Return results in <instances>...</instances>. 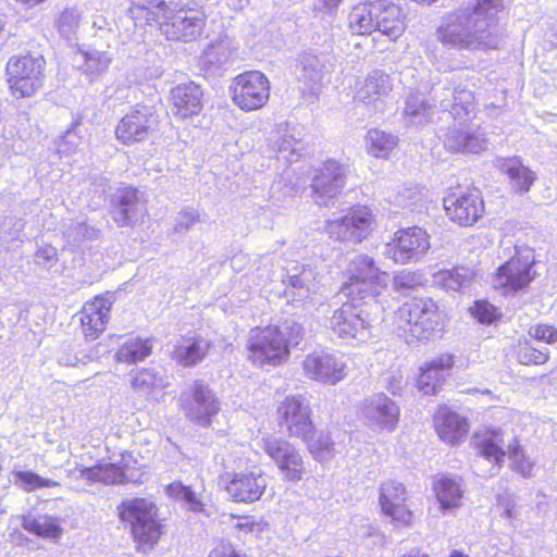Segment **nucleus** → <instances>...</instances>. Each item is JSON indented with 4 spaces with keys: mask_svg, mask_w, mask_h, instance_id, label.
I'll return each instance as SVG.
<instances>
[{
    "mask_svg": "<svg viewBox=\"0 0 557 557\" xmlns=\"http://www.w3.org/2000/svg\"><path fill=\"white\" fill-rule=\"evenodd\" d=\"M503 9L504 0H470L444 18L437 38L460 50L496 49L502 41L498 14Z\"/></svg>",
    "mask_w": 557,
    "mask_h": 557,
    "instance_id": "nucleus-1",
    "label": "nucleus"
},
{
    "mask_svg": "<svg viewBox=\"0 0 557 557\" xmlns=\"http://www.w3.org/2000/svg\"><path fill=\"white\" fill-rule=\"evenodd\" d=\"M432 103L421 94H410L405 101L404 117L407 125L419 126L433 121L435 109L449 112L455 122L462 125L476 113V101L470 89L450 81L432 88Z\"/></svg>",
    "mask_w": 557,
    "mask_h": 557,
    "instance_id": "nucleus-2",
    "label": "nucleus"
},
{
    "mask_svg": "<svg viewBox=\"0 0 557 557\" xmlns=\"http://www.w3.org/2000/svg\"><path fill=\"white\" fill-rule=\"evenodd\" d=\"M443 317L436 302L429 298H412L393 314V325L408 344L424 341L441 330Z\"/></svg>",
    "mask_w": 557,
    "mask_h": 557,
    "instance_id": "nucleus-3",
    "label": "nucleus"
},
{
    "mask_svg": "<svg viewBox=\"0 0 557 557\" xmlns=\"http://www.w3.org/2000/svg\"><path fill=\"white\" fill-rule=\"evenodd\" d=\"M346 281L342 293L350 300L369 299L376 306L375 298L388 285V274L381 271L367 255H357L351 258L344 273Z\"/></svg>",
    "mask_w": 557,
    "mask_h": 557,
    "instance_id": "nucleus-4",
    "label": "nucleus"
},
{
    "mask_svg": "<svg viewBox=\"0 0 557 557\" xmlns=\"http://www.w3.org/2000/svg\"><path fill=\"white\" fill-rule=\"evenodd\" d=\"M120 519L129 525L134 541L152 548L162 533L157 506L146 498L125 499L117 507Z\"/></svg>",
    "mask_w": 557,
    "mask_h": 557,
    "instance_id": "nucleus-5",
    "label": "nucleus"
},
{
    "mask_svg": "<svg viewBox=\"0 0 557 557\" xmlns=\"http://www.w3.org/2000/svg\"><path fill=\"white\" fill-rule=\"evenodd\" d=\"M471 443L475 450V472L481 476L494 475L506 454L509 455L513 468L524 458V454L518 447H511L510 444L506 445L504 435L499 430L476 433Z\"/></svg>",
    "mask_w": 557,
    "mask_h": 557,
    "instance_id": "nucleus-6",
    "label": "nucleus"
},
{
    "mask_svg": "<svg viewBox=\"0 0 557 557\" xmlns=\"http://www.w3.org/2000/svg\"><path fill=\"white\" fill-rule=\"evenodd\" d=\"M46 61L41 55L12 57L7 63L8 83L17 98L33 97L44 85Z\"/></svg>",
    "mask_w": 557,
    "mask_h": 557,
    "instance_id": "nucleus-7",
    "label": "nucleus"
},
{
    "mask_svg": "<svg viewBox=\"0 0 557 557\" xmlns=\"http://www.w3.org/2000/svg\"><path fill=\"white\" fill-rule=\"evenodd\" d=\"M515 255L502 264L493 278V286L504 294L527 288L535 278V253L528 246H515Z\"/></svg>",
    "mask_w": 557,
    "mask_h": 557,
    "instance_id": "nucleus-8",
    "label": "nucleus"
},
{
    "mask_svg": "<svg viewBox=\"0 0 557 557\" xmlns=\"http://www.w3.org/2000/svg\"><path fill=\"white\" fill-rule=\"evenodd\" d=\"M375 320L351 300L333 310L326 327L338 338L366 343L372 337Z\"/></svg>",
    "mask_w": 557,
    "mask_h": 557,
    "instance_id": "nucleus-9",
    "label": "nucleus"
},
{
    "mask_svg": "<svg viewBox=\"0 0 557 557\" xmlns=\"http://www.w3.org/2000/svg\"><path fill=\"white\" fill-rule=\"evenodd\" d=\"M160 24L162 34L170 40L191 42L197 40L207 24V15L201 8L188 4H175L162 17Z\"/></svg>",
    "mask_w": 557,
    "mask_h": 557,
    "instance_id": "nucleus-10",
    "label": "nucleus"
},
{
    "mask_svg": "<svg viewBox=\"0 0 557 557\" xmlns=\"http://www.w3.org/2000/svg\"><path fill=\"white\" fill-rule=\"evenodd\" d=\"M282 332L276 326L256 327L250 331L247 348L248 358L253 364L275 366L287 360L289 351Z\"/></svg>",
    "mask_w": 557,
    "mask_h": 557,
    "instance_id": "nucleus-11",
    "label": "nucleus"
},
{
    "mask_svg": "<svg viewBox=\"0 0 557 557\" xmlns=\"http://www.w3.org/2000/svg\"><path fill=\"white\" fill-rule=\"evenodd\" d=\"M232 100L243 111H255L262 108L270 97V82L259 71L245 72L237 75L230 86Z\"/></svg>",
    "mask_w": 557,
    "mask_h": 557,
    "instance_id": "nucleus-12",
    "label": "nucleus"
},
{
    "mask_svg": "<svg viewBox=\"0 0 557 557\" xmlns=\"http://www.w3.org/2000/svg\"><path fill=\"white\" fill-rule=\"evenodd\" d=\"M159 117L152 107L137 104L120 120L115 136L124 145L143 143L157 131Z\"/></svg>",
    "mask_w": 557,
    "mask_h": 557,
    "instance_id": "nucleus-13",
    "label": "nucleus"
},
{
    "mask_svg": "<svg viewBox=\"0 0 557 557\" xmlns=\"http://www.w3.org/2000/svg\"><path fill=\"white\" fill-rule=\"evenodd\" d=\"M346 168L335 160H327L312 170L311 195L319 206H329L342 194L346 185Z\"/></svg>",
    "mask_w": 557,
    "mask_h": 557,
    "instance_id": "nucleus-14",
    "label": "nucleus"
},
{
    "mask_svg": "<svg viewBox=\"0 0 557 557\" xmlns=\"http://www.w3.org/2000/svg\"><path fill=\"white\" fill-rule=\"evenodd\" d=\"M276 413L278 425L285 429L288 436L308 440L313 431V423L309 400L304 395L285 397Z\"/></svg>",
    "mask_w": 557,
    "mask_h": 557,
    "instance_id": "nucleus-15",
    "label": "nucleus"
},
{
    "mask_svg": "<svg viewBox=\"0 0 557 557\" xmlns=\"http://www.w3.org/2000/svg\"><path fill=\"white\" fill-rule=\"evenodd\" d=\"M430 248V237L418 226L399 230L393 240L386 244L384 256L396 263L419 261Z\"/></svg>",
    "mask_w": 557,
    "mask_h": 557,
    "instance_id": "nucleus-16",
    "label": "nucleus"
},
{
    "mask_svg": "<svg viewBox=\"0 0 557 557\" xmlns=\"http://www.w3.org/2000/svg\"><path fill=\"white\" fill-rule=\"evenodd\" d=\"M374 219L369 208L358 207L342 218L329 220L325 231L338 242L360 243L371 233Z\"/></svg>",
    "mask_w": 557,
    "mask_h": 557,
    "instance_id": "nucleus-17",
    "label": "nucleus"
},
{
    "mask_svg": "<svg viewBox=\"0 0 557 557\" xmlns=\"http://www.w3.org/2000/svg\"><path fill=\"white\" fill-rule=\"evenodd\" d=\"M301 364L306 377L323 385H336L348 374L345 358L324 350L308 354Z\"/></svg>",
    "mask_w": 557,
    "mask_h": 557,
    "instance_id": "nucleus-18",
    "label": "nucleus"
},
{
    "mask_svg": "<svg viewBox=\"0 0 557 557\" xmlns=\"http://www.w3.org/2000/svg\"><path fill=\"white\" fill-rule=\"evenodd\" d=\"M260 447L278 468L287 481H300L306 472L305 462L300 451L288 441L282 437H262Z\"/></svg>",
    "mask_w": 557,
    "mask_h": 557,
    "instance_id": "nucleus-19",
    "label": "nucleus"
},
{
    "mask_svg": "<svg viewBox=\"0 0 557 557\" xmlns=\"http://www.w3.org/2000/svg\"><path fill=\"white\" fill-rule=\"evenodd\" d=\"M185 416L202 426H208L220 410V401L201 381H195L190 388L180 396Z\"/></svg>",
    "mask_w": 557,
    "mask_h": 557,
    "instance_id": "nucleus-20",
    "label": "nucleus"
},
{
    "mask_svg": "<svg viewBox=\"0 0 557 557\" xmlns=\"http://www.w3.org/2000/svg\"><path fill=\"white\" fill-rule=\"evenodd\" d=\"M398 405L383 393L363 399L360 417L363 423L373 431L393 432L399 421Z\"/></svg>",
    "mask_w": 557,
    "mask_h": 557,
    "instance_id": "nucleus-21",
    "label": "nucleus"
},
{
    "mask_svg": "<svg viewBox=\"0 0 557 557\" xmlns=\"http://www.w3.org/2000/svg\"><path fill=\"white\" fill-rule=\"evenodd\" d=\"M147 213L145 194L134 187L119 188L111 199V216L119 227L131 226Z\"/></svg>",
    "mask_w": 557,
    "mask_h": 557,
    "instance_id": "nucleus-22",
    "label": "nucleus"
},
{
    "mask_svg": "<svg viewBox=\"0 0 557 557\" xmlns=\"http://www.w3.org/2000/svg\"><path fill=\"white\" fill-rule=\"evenodd\" d=\"M221 481L225 485L228 496L239 503H253L263 495L268 479L262 471L225 473Z\"/></svg>",
    "mask_w": 557,
    "mask_h": 557,
    "instance_id": "nucleus-23",
    "label": "nucleus"
},
{
    "mask_svg": "<svg viewBox=\"0 0 557 557\" xmlns=\"http://www.w3.org/2000/svg\"><path fill=\"white\" fill-rule=\"evenodd\" d=\"M444 208L450 220L465 226L475 223L484 211L483 200L476 190L445 197Z\"/></svg>",
    "mask_w": 557,
    "mask_h": 557,
    "instance_id": "nucleus-24",
    "label": "nucleus"
},
{
    "mask_svg": "<svg viewBox=\"0 0 557 557\" xmlns=\"http://www.w3.org/2000/svg\"><path fill=\"white\" fill-rule=\"evenodd\" d=\"M407 493L403 483L387 480L380 485L379 503L384 515L403 524L411 522L412 513L406 507Z\"/></svg>",
    "mask_w": 557,
    "mask_h": 557,
    "instance_id": "nucleus-25",
    "label": "nucleus"
},
{
    "mask_svg": "<svg viewBox=\"0 0 557 557\" xmlns=\"http://www.w3.org/2000/svg\"><path fill=\"white\" fill-rule=\"evenodd\" d=\"M285 275L282 278L286 287L294 297L302 300L310 294L317 293L319 288V272L310 264L294 263L285 269Z\"/></svg>",
    "mask_w": 557,
    "mask_h": 557,
    "instance_id": "nucleus-26",
    "label": "nucleus"
},
{
    "mask_svg": "<svg viewBox=\"0 0 557 557\" xmlns=\"http://www.w3.org/2000/svg\"><path fill=\"white\" fill-rule=\"evenodd\" d=\"M111 305L110 299L104 296H97L84 305L79 312V321L87 339L94 341L104 331Z\"/></svg>",
    "mask_w": 557,
    "mask_h": 557,
    "instance_id": "nucleus-27",
    "label": "nucleus"
},
{
    "mask_svg": "<svg viewBox=\"0 0 557 557\" xmlns=\"http://www.w3.org/2000/svg\"><path fill=\"white\" fill-rule=\"evenodd\" d=\"M269 145L273 151L289 163L298 160L305 150L300 131L288 123H281L275 126L270 134Z\"/></svg>",
    "mask_w": 557,
    "mask_h": 557,
    "instance_id": "nucleus-28",
    "label": "nucleus"
},
{
    "mask_svg": "<svg viewBox=\"0 0 557 557\" xmlns=\"http://www.w3.org/2000/svg\"><path fill=\"white\" fill-rule=\"evenodd\" d=\"M392 89L391 77L383 71L374 70L359 83L355 99L368 107L372 106L374 110H381L382 99L388 96Z\"/></svg>",
    "mask_w": 557,
    "mask_h": 557,
    "instance_id": "nucleus-29",
    "label": "nucleus"
},
{
    "mask_svg": "<svg viewBox=\"0 0 557 557\" xmlns=\"http://www.w3.org/2000/svg\"><path fill=\"white\" fill-rule=\"evenodd\" d=\"M454 361L451 356H441L420 369L417 386L424 395H434L450 374Z\"/></svg>",
    "mask_w": 557,
    "mask_h": 557,
    "instance_id": "nucleus-30",
    "label": "nucleus"
},
{
    "mask_svg": "<svg viewBox=\"0 0 557 557\" xmlns=\"http://www.w3.org/2000/svg\"><path fill=\"white\" fill-rule=\"evenodd\" d=\"M434 425L441 440L453 446L458 445L469 431L467 419L447 407L438 409Z\"/></svg>",
    "mask_w": 557,
    "mask_h": 557,
    "instance_id": "nucleus-31",
    "label": "nucleus"
},
{
    "mask_svg": "<svg viewBox=\"0 0 557 557\" xmlns=\"http://www.w3.org/2000/svg\"><path fill=\"white\" fill-rule=\"evenodd\" d=\"M236 47L227 36L210 42L201 54V65L205 70L216 74L228 67L234 61Z\"/></svg>",
    "mask_w": 557,
    "mask_h": 557,
    "instance_id": "nucleus-32",
    "label": "nucleus"
},
{
    "mask_svg": "<svg viewBox=\"0 0 557 557\" xmlns=\"http://www.w3.org/2000/svg\"><path fill=\"white\" fill-rule=\"evenodd\" d=\"M201 87L194 82L178 84L171 90V99L175 114L182 119L196 115L202 108Z\"/></svg>",
    "mask_w": 557,
    "mask_h": 557,
    "instance_id": "nucleus-33",
    "label": "nucleus"
},
{
    "mask_svg": "<svg viewBox=\"0 0 557 557\" xmlns=\"http://www.w3.org/2000/svg\"><path fill=\"white\" fill-rule=\"evenodd\" d=\"M79 478L90 482L106 485L137 483L139 479L133 476L127 468L115 463H99L89 468H79Z\"/></svg>",
    "mask_w": 557,
    "mask_h": 557,
    "instance_id": "nucleus-34",
    "label": "nucleus"
},
{
    "mask_svg": "<svg viewBox=\"0 0 557 557\" xmlns=\"http://www.w3.org/2000/svg\"><path fill=\"white\" fill-rule=\"evenodd\" d=\"M375 32L396 40L405 30V17L401 9L389 0H377Z\"/></svg>",
    "mask_w": 557,
    "mask_h": 557,
    "instance_id": "nucleus-35",
    "label": "nucleus"
},
{
    "mask_svg": "<svg viewBox=\"0 0 557 557\" xmlns=\"http://www.w3.org/2000/svg\"><path fill=\"white\" fill-rule=\"evenodd\" d=\"M493 164L500 172L508 175L511 187L519 193H527L536 178L534 172L524 166L520 159L497 157Z\"/></svg>",
    "mask_w": 557,
    "mask_h": 557,
    "instance_id": "nucleus-36",
    "label": "nucleus"
},
{
    "mask_svg": "<svg viewBox=\"0 0 557 557\" xmlns=\"http://www.w3.org/2000/svg\"><path fill=\"white\" fill-rule=\"evenodd\" d=\"M445 147L454 152H471L478 153L485 149L486 138L483 133L470 129L449 128L444 140Z\"/></svg>",
    "mask_w": 557,
    "mask_h": 557,
    "instance_id": "nucleus-37",
    "label": "nucleus"
},
{
    "mask_svg": "<svg viewBox=\"0 0 557 557\" xmlns=\"http://www.w3.org/2000/svg\"><path fill=\"white\" fill-rule=\"evenodd\" d=\"M433 490L443 511H450L461 507L463 490L460 480L443 476L434 482Z\"/></svg>",
    "mask_w": 557,
    "mask_h": 557,
    "instance_id": "nucleus-38",
    "label": "nucleus"
},
{
    "mask_svg": "<svg viewBox=\"0 0 557 557\" xmlns=\"http://www.w3.org/2000/svg\"><path fill=\"white\" fill-rule=\"evenodd\" d=\"M131 385L138 394L154 397L169 385V382L160 372L150 368H141L132 374Z\"/></svg>",
    "mask_w": 557,
    "mask_h": 557,
    "instance_id": "nucleus-39",
    "label": "nucleus"
},
{
    "mask_svg": "<svg viewBox=\"0 0 557 557\" xmlns=\"http://www.w3.org/2000/svg\"><path fill=\"white\" fill-rule=\"evenodd\" d=\"M377 0L366 1L352 8L348 21L350 29L359 35H370L375 32L377 18Z\"/></svg>",
    "mask_w": 557,
    "mask_h": 557,
    "instance_id": "nucleus-40",
    "label": "nucleus"
},
{
    "mask_svg": "<svg viewBox=\"0 0 557 557\" xmlns=\"http://www.w3.org/2000/svg\"><path fill=\"white\" fill-rule=\"evenodd\" d=\"M22 528L37 536L50 540L60 539L63 532L60 520L49 515L23 516Z\"/></svg>",
    "mask_w": 557,
    "mask_h": 557,
    "instance_id": "nucleus-41",
    "label": "nucleus"
},
{
    "mask_svg": "<svg viewBox=\"0 0 557 557\" xmlns=\"http://www.w3.org/2000/svg\"><path fill=\"white\" fill-rule=\"evenodd\" d=\"M301 70L298 81L304 85V92L314 94L322 85L324 64L314 54H305L300 60Z\"/></svg>",
    "mask_w": 557,
    "mask_h": 557,
    "instance_id": "nucleus-42",
    "label": "nucleus"
},
{
    "mask_svg": "<svg viewBox=\"0 0 557 557\" xmlns=\"http://www.w3.org/2000/svg\"><path fill=\"white\" fill-rule=\"evenodd\" d=\"M152 342L149 338L131 337L123 342L114 355L116 362L137 363L151 355Z\"/></svg>",
    "mask_w": 557,
    "mask_h": 557,
    "instance_id": "nucleus-43",
    "label": "nucleus"
},
{
    "mask_svg": "<svg viewBox=\"0 0 557 557\" xmlns=\"http://www.w3.org/2000/svg\"><path fill=\"white\" fill-rule=\"evenodd\" d=\"M209 347V342L201 337L184 339L175 347L174 358L184 367L195 366L205 358Z\"/></svg>",
    "mask_w": 557,
    "mask_h": 557,
    "instance_id": "nucleus-44",
    "label": "nucleus"
},
{
    "mask_svg": "<svg viewBox=\"0 0 557 557\" xmlns=\"http://www.w3.org/2000/svg\"><path fill=\"white\" fill-rule=\"evenodd\" d=\"M169 10L165 0H132L128 13L136 22L145 20L150 23L162 18Z\"/></svg>",
    "mask_w": 557,
    "mask_h": 557,
    "instance_id": "nucleus-45",
    "label": "nucleus"
},
{
    "mask_svg": "<svg viewBox=\"0 0 557 557\" xmlns=\"http://www.w3.org/2000/svg\"><path fill=\"white\" fill-rule=\"evenodd\" d=\"M473 272L469 268L457 267L450 270H441L433 275L434 284L447 290H460L472 281Z\"/></svg>",
    "mask_w": 557,
    "mask_h": 557,
    "instance_id": "nucleus-46",
    "label": "nucleus"
},
{
    "mask_svg": "<svg viewBox=\"0 0 557 557\" xmlns=\"http://www.w3.org/2000/svg\"><path fill=\"white\" fill-rule=\"evenodd\" d=\"M368 149L376 158H383L396 147L397 137L384 131L373 128L368 132Z\"/></svg>",
    "mask_w": 557,
    "mask_h": 557,
    "instance_id": "nucleus-47",
    "label": "nucleus"
},
{
    "mask_svg": "<svg viewBox=\"0 0 557 557\" xmlns=\"http://www.w3.org/2000/svg\"><path fill=\"white\" fill-rule=\"evenodd\" d=\"M304 441L317 460L325 461L334 456V444L327 433L309 434L308 440Z\"/></svg>",
    "mask_w": 557,
    "mask_h": 557,
    "instance_id": "nucleus-48",
    "label": "nucleus"
},
{
    "mask_svg": "<svg viewBox=\"0 0 557 557\" xmlns=\"http://www.w3.org/2000/svg\"><path fill=\"white\" fill-rule=\"evenodd\" d=\"M13 483L25 492H34L38 488L59 486V482L40 476L32 471H14Z\"/></svg>",
    "mask_w": 557,
    "mask_h": 557,
    "instance_id": "nucleus-49",
    "label": "nucleus"
},
{
    "mask_svg": "<svg viewBox=\"0 0 557 557\" xmlns=\"http://www.w3.org/2000/svg\"><path fill=\"white\" fill-rule=\"evenodd\" d=\"M166 493L173 499L183 502L188 510L200 511L202 508V504L195 492L178 481L169 484L166 486Z\"/></svg>",
    "mask_w": 557,
    "mask_h": 557,
    "instance_id": "nucleus-50",
    "label": "nucleus"
},
{
    "mask_svg": "<svg viewBox=\"0 0 557 557\" xmlns=\"http://www.w3.org/2000/svg\"><path fill=\"white\" fill-rule=\"evenodd\" d=\"M549 358V351L546 347L536 348L529 342L519 345L517 351V359L520 363L525 366H540L544 364Z\"/></svg>",
    "mask_w": 557,
    "mask_h": 557,
    "instance_id": "nucleus-51",
    "label": "nucleus"
},
{
    "mask_svg": "<svg viewBox=\"0 0 557 557\" xmlns=\"http://www.w3.org/2000/svg\"><path fill=\"white\" fill-rule=\"evenodd\" d=\"M389 200L398 207L412 209L422 200V193L416 185H403L389 196Z\"/></svg>",
    "mask_w": 557,
    "mask_h": 557,
    "instance_id": "nucleus-52",
    "label": "nucleus"
},
{
    "mask_svg": "<svg viewBox=\"0 0 557 557\" xmlns=\"http://www.w3.org/2000/svg\"><path fill=\"white\" fill-rule=\"evenodd\" d=\"M81 13L76 8L65 9L57 21L58 30L65 39L70 40L75 35L81 22Z\"/></svg>",
    "mask_w": 557,
    "mask_h": 557,
    "instance_id": "nucleus-53",
    "label": "nucleus"
},
{
    "mask_svg": "<svg viewBox=\"0 0 557 557\" xmlns=\"http://www.w3.org/2000/svg\"><path fill=\"white\" fill-rule=\"evenodd\" d=\"M84 64L82 65L85 73L97 76L104 72L110 62L111 58L102 51H91L83 54Z\"/></svg>",
    "mask_w": 557,
    "mask_h": 557,
    "instance_id": "nucleus-54",
    "label": "nucleus"
},
{
    "mask_svg": "<svg viewBox=\"0 0 557 557\" xmlns=\"http://www.w3.org/2000/svg\"><path fill=\"white\" fill-rule=\"evenodd\" d=\"M95 235V228L84 222L71 223L64 231V236L72 245H79L83 240L90 239Z\"/></svg>",
    "mask_w": 557,
    "mask_h": 557,
    "instance_id": "nucleus-55",
    "label": "nucleus"
},
{
    "mask_svg": "<svg viewBox=\"0 0 557 557\" xmlns=\"http://www.w3.org/2000/svg\"><path fill=\"white\" fill-rule=\"evenodd\" d=\"M276 327L283 331V338L288 350L289 347L297 346L304 339L305 329L300 323L294 320L285 321L281 326Z\"/></svg>",
    "mask_w": 557,
    "mask_h": 557,
    "instance_id": "nucleus-56",
    "label": "nucleus"
},
{
    "mask_svg": "<svg viewBox=\"0 0 557 557\" xmlns=\"http://www.w3.org/2000/svg\"><path fill=\"white\" fill-rule=\"evenodd\" d=\"M421 284V275L409 271L403 270L394 276L393 285L398 292H408Z\"/></svg>",
    "mask_w": 557,
    "mask_h": 557,
    "instance_id": "nucleus-57",
    "label": "nucleus"
},
{
    "mask_svg": "<svg viewBox=\"0 0 557 557\" xmlns=\"http://www.w3.org/2000/svg\"><path fill=\"white\" fill-rule=\"evenodd\" d=\"M91 357L87 354L76 351L74 347L63 349L58 356V362L65 367H76L79 363H87Z\"/></svg>",
    "mask_w": 557,
    "mask_h": 557,
    "instance_id": "nucleus-58",
    "label": "nucleus"
},
{
    "mask_svg": "<svg viewBox=\"0 0 557 557\" xmlns=\"http://www.w3.org/2000/svg\"><path fill=\"white\" fill-rule=\"evenodd\" d=\"M471 312L481 323H492L498 315L497 308L485 300L476 301Z\"/></svg>",
    "mask_w": 557,
    "mask_h": 557,
    "instance_id": "nucleus-59",
    "label": "nucleus"
},
{
    "mask_svg": "<svg viewBox=\"0 0 557 557\" xmlns=\"http://www.w3.org/2000/svg\"><path fill=\"white\" fill-rule=\"evenodd\" d=\"M58 262L57 249L50 245L39 247L35 252V263L50 270Z\"/></svg>",
    "mask_w": 557,
    "mask_h": 557,
    "instance_id": "nucleus-60",
    "label": "nucleus"
},
{
    "mask_svg": "<svg viewBox=\"0 0 557 557\" xmlns=\"http://www.w3.org/2000/svg\"><path fill=\"white\" fill-rule=\"evenodd\" d=\"M529 334L531 337L545 342L547 344H553L557 342V330L550 325L539 324L532 326L529 330Z\"/></svg>",
    "mask_w": 557,
    "mask_h": 557,
    "instance_id": "nucleus-61",
    "label": "nucleus"
},
{
    "mask_svg": "<svg viewBox=\"0 0 557 557\" xmlns=\"http://www.w3.org/2000/svg\"><path fill=\"white\" fill-rule=\"evenodd\" d=\"M233 528L239 533H258L262 530L261 522L255 520L253 517H238L233 523Z\"/></svg>",
    "mask_w": 557,
    "mask_h": 557,
    "instance_id": "nucleus-62",
    "label": "nucleus"
},
{
    "mask_svg": "<svg viewBox=\"0 0 557 557\" xmlns=\"http://www.w3.org/2000/svg\"><path fill=\"white\" fill-rule=\"evenodd\" d=\"M199 221V214L194 209H186L180 212L177 218L176 225L174 227L175 232H186L188 231L195 223Z\"/></svg>",
    "mask_w": 557,
    "mask_h": 557,
    "instance_id": "nucleus-63",
    "label": "nucleus"
},
{
    "mask_svg": "<svg viewBox=\"0 0 557 557\" xmlns=\"http://www.w3.org/2000/svg\"><path fill=\"white\" fill-rule=\"evenodd\" d=\"M208 557H240L234 545L221 541L209 553Z\"/></svg>",
    "mask_w": 557,
    "mask_h": 557,
    "instance_id": "nucleus-64",
    "label": "nucleus"
}]
</instances>
